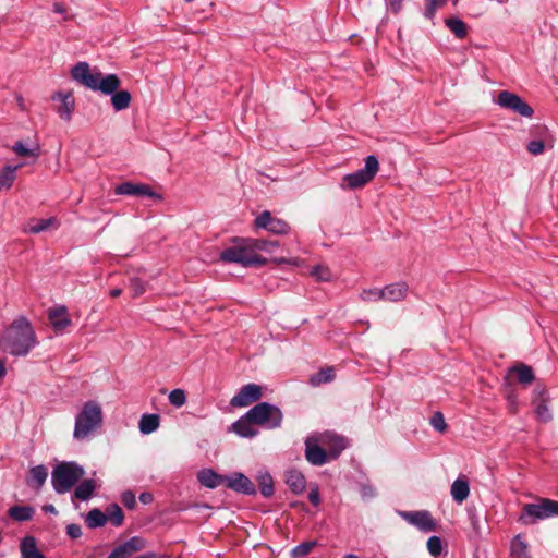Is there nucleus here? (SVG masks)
Returning <instances> with one entry per match:
<instances>
[{
  "mask_svg": "<svg viewBox=\"0 0 558 558\" xmlns=\"http://www.w3.org/2000/svg\"><path fill=\"white\" fill-rule=\"evenodd\" d=\"M43 510L45 512H49V513H52V514H57L58 513V511H57V509H56V507L53 505H45L43 507Z\"/></svg>",
  "mask_w": 558,
  "mask_h": 558,
  "instance_id": "nucleus-57",
  "label": "nucleus"
},
{
  "mask_svg": "<svg viewBox=\"0 0 558 558\" xmlns=\"http://www.w3.org/2000/svg\"><path fill=\"white\" fill-rule=\"evenodd\" d=\"M130 289L132 291L133 298H138L140 295L144 294L146 291L145 283L138 278H132L130 280Z\"/></svg>",
  "mask_w": 558,
  "mask_h": 558,
  "instance_id": "nucleus-48",
  "label": "nucleus"
},
{
  "mask_svg": "<svg viewBox=\"0 0 558 558\" xmlns=\"http://www.w3.org/2000/svg\"><path fill=\"white\" fill-rule=\"evenodd\" d=\"M316 543L315 542H305V543H302L298 546H295L292 550H291V557L292 558H300V557H303V556H306L307 554H310L313 548L315 547Z\"/></svg>",
  "mask_w": 558,
  "mask_h": 558,
  "instance_id": "nucleus-44",
  "label": "nucleus"
},
{
  "mask_svg": "<svg viewBox=\"0 0 558 558\" xmlns=\"http://www.w3.org/2000/svg\"><path fill=\"white\" fill-rule=\"evenodd\" d=\"M248 416L255 425L269 429L280 427L283 418L281 410L268 402H260L248 410Z\"/></svg>",
  "mask_w": 558,
  "mask_h": 558,
  "instance_id": "nucleus-7",
  "label": "nucleus"
},
{
  "mask_svg": "<svg viewBox=\"0 0 558 558\" xmlns=\"http://www.w3.org/2000/svg\"><path fill=\"white\" fill-rule=\"evenodd\" d=\"M140 500L145 505L150 504L153 501V495L150 493H142Z\"/></svg>",
  "mask_w": 558,
  "mask_h": 558,
  "instance_id": "nucleus-56",
  "label": "nucleus"
},
{
  "mask_svg": "<svg viewBox=\"0 0 558 558\" xmlns=\"http://www.w3.org/2000/svg\"><path fill=\"white\" fill-rule=\"evenodd\" d=\"M308 499L314 506H318L320 504V494L317 485L311 487Z\"/></svg>",
  "mask_w": 558,
  "mask_h": 558,
  "instance_id": "nucleus-52",
  "label": "nucleus"
},
{
  "mask_svg": "<svg viewBox=\"0 0 558 558\" xmlns=\"http://www.w3.org/2000/svg\"><path fill=\"white\" fill-rule=\"evenodd\" d=\"M430 424L436 430L440 433H444L447 428L445 417L440 412L434 414V416L430 420Z\"/></svg>",
  "mask_w": 558,
  "mask_h": 558,
  "instance_id": "nucleus-50",
  "label": "nucleus"
},
{
  "mask_svg": "<svg viewBox=\"0 0 558 558\" xmlns=\"http://www.w3.org/2000/svg\"><path fill=\"white\" fill-rule=\"evenodd\" d=\"M85 521L89 527L95 529L102 526L107 522V515L99 509H93L87 513Z\"/></svg>",
  "mask_w": 558,
  "mask_h": 558,
  "instance_id": "nucleus-37",
  "label": "nucleus"
},
{
  "mask_svg": "<svg viewBox=\"0 0 558 558\" xmlns=\"http://www.w3.org/2000/svg\"><path fill=\"white\" fill-rule=\"evenodd\" d=\"M17 102L20 107L23 109V98L21 96L17 97Z\"/></svg>",
  "mask_w": 558,
  "mask_h": 558,
  "instance_id": "nucleus-61",
  "label": "nucleus"
},
{
  "mask_svg": "<svg viewBox=\"0 0 558 558\" xmlns=\"http://www.w3.org/2000/svg\"><path fill=\"white\" fill-rule=\"evenodd\" d=\"M450 494L454 501L462 504L470 495V486L466 476H459L450 487Z\"/></svg>",
  "mask_w": 558,
  "mask_h": 558,
  "instance_id": "nucleus-22",
  "label": "nucleus"
},
{
  "mask_svg": "<svg viewBox=\"0 0 558 558\" xmlns=\"http://www.w3.org/2000/svg\"><path fill=\"white\" fill-rule=\"evenodd\" d=\"M54 11L58 12V13H61L62 12L61 5L60 4H56L54 5Z\"/></svg>",
  "mask_w": 558,
  "mask_h": 558,
  "instance_id": "nucleus-60",
  "label": "nucleus"
},
{
  "mask_svg": "<svg viewBox=\"0 0 558 558\" xmlns=\"http://www.w3.org/2000/svg\"><path fill=\"white\" fill-rule=\"evenodd\" d=\"M225 485L238 493L253 495L256 493L255 486L252 481L243 473H233L225 476Z\"/></svg>",
  "mask_w": 558,
  "mask_h": 558,
  "instance_id": "nucleus-15",
  "label": "nucleus"
},
{
  "mask_svg": "<svg viewBox=\"0 0 558 558\" xmlns=\"http://www.w3.org/2000/svg\"><path fill=\"white\" fill-rule=\"evenodd\" d=\"M257 483L263 496L270 497L274 494V481L267 471H260L257 474Z\"/></svg>",
  "mask_w": 558,
  "mask_h": 558,
  "instance_id": "nucleus-32",
  "label": "nucleus"
},
{
  "mask_svg": "<svg viewBox=\"0 0 558 558\" xmlns=\"http://www.w3.org/2000/svg\"><path fill=\"white\" fill-rule=\"evenodd\" d=\"M57 227H58V222H57V219L53 217H50L47 219H35L28 223V232L36 234V233L46 231L50 228H57Z\"/></svg>",
  "mask_w": 558,
  "mask_h": 558,
  "instance_id": "nucleus-31",
  "label": "nucleus"
},
{
  "mask_svg": "<svg viewBox=\"0 0 558 558\" xmlns=\"http://www.w3.org/2000/svg\"><path fill=\"white\" fill-rule=\"evenodd\" d=\"M96 486L97 485L94 480H85L76 487L74 497L80 500H87L93 496Z\"/></svg>",
  "mask_w": 558,
  "mask_h": 558,
  "instance_id": "nucleus-34",
  "label": "nucleus"
},
{
  "mask_svg": "<svg viewBox=\"0 0 558 558\" xmlns=\"http://www.w3.org/2000/svg\"><path fill=\"white\" fill-rule=\"evenodd\" d=\"M305 457L314 465H322L327 462L329 456L325 449L311 435L305 441Z\"/></svg>",
  "mask_w": 558,
  "mask_h": 558,
  "instance_id": "nucleus-16",
  "label": "nucleus"
},
{
  "mask_svg": "<svg viewBox=\"0 0 558 558\" xmlns=\"http://www.w3.org/2000/svg\"><path fill=\"white\" fill-rule=\"evenodd\" d=\"M48 318L52 327L58 330H64L72 324L70 315L65 306H56L49 310Z\"/></svg>",
  "mask_w": 558,
  "mask_h": 558,
  "instance_id": "nucleus-19",
  "label": "nucleus"
},
{
  "mask_svg": "<svg viewBox=\"0 0 558 558\" xmlns=\"http://www.w3.org/2000/svg\"><path fill=\"white\" fill-rule=\"evenodd\" d=\"M48 477V470L45 465H36L29 470V476L26 480V483L29 487L35 489H40L45 484Z\"/></svg>",
  "mask_w": 558,
  "mask_h": 558,
  "instance_id": "nucleus-24",
  "label": "nucleus"
},
{
  "mask_svg": "<svg viewBox=\"0 0 558 558\" xmlns=\"http://www.w3.org/2000/svg\"><path fill=\"white\" fill-rule=\"evenodd\" d=\"M343 558H359V557L356 555L349 554V555H345Z\"/></svg>",
  "mask_w": 558,
  "mask_h": 558,
  "instance_id": "nucleus-62",
  "label": "nucleus"
},
{
  "mask_svg": "<svg viewBox=\"0 0 558 558\" xmlns=\"http://www.w3.org/2000/svg\"><path fill=\"white\" fill-rule=\"evenodd\" d=\"M311 275L313 277H315L316 280H318V281L328 282V281H331V279H332V274H331L330 269L325 265H317L312 270Z\"/></svg>",
  "mask_w": 558,
  "mask_h": 558,
  "instance_id": "nucleus-42",
  "label": "nucleus"
},
{
  "mask_svg": "<svg viewBox=\"0 0 558 558\" xmlns=\"http://www.w3.org/2000/svg\"><path fill=\"white\" fill-rule=\"evenodd\" d=\"M197 480L207 488H217L225 485V476L216 473L211 469H203L197 473Z\"/></svg>",
  "mask_w": 558,
  "mask_h": 558,
  "instance_id": "nucleus-23",
  "label": "nucleus"
},
{
  "mask_svg": "<svg viewBox=\"0 0 558 558\" xmlns=\"http://www.w3.org/2000/svg\"><path fill=\"white\" fill-rule=\"evenodd\" d=\"M558 515V501L550 499H539L537 504H525L518 521L522 525H532L539 520H545Z\"/></svg>",
  "mask_w": 558,
  "mask_h": 558,
  "instance_id": "nucleus-6",
  "label": "nucleus"
},
{
  "mask_svg": "<svg viewBox=\"0 0 558 558\" xmlns=\"http://www.w3.org/2000/svg\"><path fill=\"white\" fill-rule=\"evenodd\" d=\"M145 546V541L135 536L116 547L107 558H128L132 554L144 549Z\"/></svg>",
  "mask_w": 558,
  "mask_h": 558,
  "instance_id": "nucleus-18",
  "label": "nucleus"
},
{
  "mask_svg": "<svg viewBox=\"0 0 558 558\" xmlns=\"http://www.w3.org/2000/svg\"><path fill=\"white\" fill-rule=\"evenodd\" d=\"M427 549L428 553L434 556L438 557L442 551V541L438 536H432L427 541Z\"/></svg>",
  "mask_w": 558,
  "mask_h": 558,
  "instance_id": "nucleus-45",
  "label": "nucleus"
},
{
  "mask_svg": "<svg viewBox=\"0 0 558 558\" xmlns=\"http://www.w3.org/2000/svg\"><path fill=\"white\" fill-rule=\"evenodd\" d=\"M536 415L537 417L543 421L547 422L550 418V411L546 404L545 398H541L539 401H536Z\"/></svg>",
  "mask_w": 558,
  "mask_h": 558,
  "instance_id": "nucleus-46",
  "label": "nucleus"
},
{
  "mask_svg": "<svg viewBox=\"0 0 558 558\" xmlns=\"http://www.w3.org/2000/svg\"><path fill=\"white\" fill-rule=\"evenodd\" d=\"M220 258L225 263H236L244 267L267 264L265 257L254 252L251 239H233L232 245L221 252Z\"/></svg>",
  "mask_w": 558,
  "mask_h": 558,
  "instance_id": "nucleus-4",
  "label": "nucleus"
},
{
  "mask_svg": "<svg viewBox=\"0 0 558 558\" xmlns=\"http://www.w3.org/2000/svg\"><path fill=\"white\" fill-rule=\"evenodd\" d=\"M445 24L460 39L464 38L468 34L466 24L459 17H449L445 21Z\"/></svg>",
  "mask_w": 558,
  "mask_h": 558,
  "instance_id": "nucleus-35",
  "label": "nucleus"
},
{
  "mask_svg": "<svg viewBox=\"0 0 558 558\" xmlns=\"http://www.w3.org/2000/svg\"><path fill=\"white\" fill-rule=\"evenodd\" d=\"M367 494H369V496H373V493L371 490L364 489L363 490V495L366 496Z\"/></svg>",
  "mask_w": 558,
  "mask_h": 558,
  "instance_id": "nucleus-64",
  "label": "nucleus"
},
{
  "mask_svg": "<svg viewBox=\"0 0 558 558\" xmlns=\"http://www.w3.org/2000/svg\"><path fill=\"white\" fill-rule=\"evenodd\" d=\"M360 298L364 302L384 301L383 288H369L362 290Z\"/></svg>",
  "mask_w": 558,
  "mask_h": 558,
  "instance_id": "nucleus-41",
  "label": "nucleus"
},
{
  "mask_svg": "<svg viewBox=\"0 0 558 558\" xmlns=\"http://www.w3.org/2000/svg\"><path fill=\"white\" fill-rule=\"evenodd\" d=\"M22 558H46L36 546V541L32 536H26L21 543Z\"/></svg>",
  "mask_w": 558,
  "mask_h": 558,
  "instance_id": "nucleus-27",
  "label": "nucleus"
},
{
  "mask_svg": "<svg viewBox=\"0 0 558 558\" xmlns=\"http://www.w3.org/2000/svg\"><path fill=\"white\" fill-rule=\"evenodd\" d=\"M12 150L19 156L29 157L33 158L34 160H36L40 155L39 145L35 144L32 147H27L21 141L14 143V145L12 146Z\"/></svg>",
  "mask_w": 558,
  "mask_h": 558,
  "instance_id": "nucleus-33",
  "label": "nucleus"
},
{
  "mask_svg": "<svg viewBox=\"0 0 558 558\" xmlns=\"http://www.w3.org/2000/svg\"><path fill=\"white\" fill-rule=\"evenodd\" d=\"M544 148L545 144L543 140H533L526 145L527 151L534 156L543 154Z\"/></svg>",
  "mask_w": 558,
  "mask_h": 558,
  "instance_id": "nucleus-49",
  "label": "nucleus"
},
{
  "mask_svg": "<svg viewBox=\"0 0 558 558\" xmlns=\"http://www.w3.org/2000/svg\"><path fill=\"white\" fill-rule=\"evenodd\" d=\"M312 436L325 449L329 459H336L347 446L345 440L342 437L331 432L316 433Z\"/></svg>",
  "mask_w": 558,
  "mask_h": 558,
  "instance_id": "nucleus-11",
  "label": "nucleus"
},
{
  "mask_svg": "<svg viewBox=\"0 0 558 558\" xmlns=\"http://www.w3.org/2000/svg\"><path fill=\"white\" fill-rule=\"evenodd\" d=\"M367 494H369V496H373V493L371 490L364 489L363 490V495L366 496Z\"/></svg>",
  "mask_w": 558,
  "mask_h": 558,
  "instance_id": "nucleus-63",
  "label": "nucleus"
},
{
  "mask_svg": "<svg viewBox=\"0 0 558 558\" xmlns=\"http://www.w3.org/2000/svg\"><path fill=\"white\" fill-rule=\"evenodd\" d=\"M116 194L119 195H140V196H148L155 198L157 201L161 199V195L155 193L153 189L147 184H134L131 182H125L117 186Z\"/></svg>",
  "mask_w": 558,
  "mask_h": 558,
  "instance_id": "nucleus-17",
  "label": "nucleus"
},
{
  "mask_svg": "<svg viewBox=\"0 0 558 558\" xmlns=\"http://www.w3.org/2000/svg\"><path fill=\"white\" fill-rule=\"evenodd\" d=\"M336 372L333 367H325L317 373L311 375L308 381L313 387H318L323 384L330 383L335 379Z\"/></svg>",
  "mask_w": 558,
  "mask_h": 558,
  "instance_id": "nucleus-28",
  "label": "nucleus"
},
{
  "mask_svg": "<svg viewBox=\"0 0 558 558\" xmlns=\"http://www.w3.org/2000/svg\"><path fill=\"white\" fill-rule=\"evenodd\" d=\"M107 521H110L114 526H120L123 523L124 515L122 509L113 504L106 509Z\"/></svg>",
  "mask_w": 558,
  "mask_h": 558,
  "instance_id": "nucleus-38",
  "label": "nucleus"
},
{
  "mask_svg": "<svg viewBox=\"0 0 558 558\" xmlns=\"http://www.w3.org/2000/svg\"><path fill=\"white\" fill-rule=\"evenodd\" d=\"M104 413L99 402L90 400L85 402L75 416L73 437L76 440H86L102 425Z\"/></svg>",
  "mask_w": 558,
  "mask_h": 558,
  "instance_id": "nucleus-3",
  "label": "nucleus"
},
{
  "mask_svg": "<svg viewBox=\"0 0 558 558\" xmlns=\"http://www.w3.org/2000/svg\"><path fill=\"white\" fill-rule=\"evenodd\" d=\"M38 341L31 322L20 316L0 336V350L12 356H26Z\"/></svg>",
  "mask_w": 558,
  "mask_h": 558,
  "instance_id": "nucleus-2",
  "label": "nucleus"
},
{
  "mask_svg": "<svg viewBox=\"0 0 558 558\" xmlns=\"http://www.w3.org/2000/svg\"><path fill=\"white\" fill-rule=\"evenodd\" d=\"M379 163L375 156H367L365 167L356 172L343 177L342 189H359L371 182L378 172Z\"/></svg>",
  "mask_w": 558,
  "mask_h": 558,
  "instance_id": "nucleus-8",
  "label": "nucleus"
},
{
  "mask_svg": "<svg viewBox=\"0 0 558 558\" xmlns=\"http://www.w3.org/2000/svg\"><path fill=\"white\" fill-rule=\"evenodd\" d=\"M84 469L75 462H61L52 471L51 483L58 494H65L84 476Z\"/></svg>",
  "mask_w": 558,
  "mask_h": 558,
  "instance_id": "nucleus-5",
  "label": "nucleus"
},
{
  "mask_svg": "<svg viewBox=\"0 0 558 558\" xmlns=\"http://www.w3.org/2000/svg\"><path fill=\"white\" fill-rule=\"evenodd\" d=\"M399 515L409 524L423 532H432L437 529V523L432 514L426 510L421 511H400Z\"/></svg>",
  "mask_w": 558,
  "mask_h": 558,
  "instance_id": "nucleus-12",
  "label": "nucleus"
},
{
  "mask_svg": "<svg viewBox=\"0 0 558 558\" xmlns=\"http://www.w3.org/2000/svg\"><path fill=\"white\" fill-rule=\"evenodd\" d=\"M403 0H389L387 3V8L395 14H398L402 9Z\"/></svg>",
  "mask_w": 558,
  "mask_h": 558,
  "instance_id": "nucleus-55",
  "label": "nucleus"
},
{
  "mask_svg": "<svg viewBox=\"0 0 558 558\" xmlns=\"http://www.w3.org/2000/svg\"><path fill=\"white\" fill-rule=\"evenodd\" d=\"M122 502L125 505V507H128L129 509H133L136 505V499H135V495L128 490V492H124L122 494Z\"/></svg>",
  "mask_w": 558,
  "mask_h": 558,
  "instance_id": "nucleus-51",
  "label": "nucleus"
},
{
  "mask_svg": "<svg viewBox=\"0 0 558 558\" xmlns=\"http://www.w3.org/2000/svg\"><path fill=\"white\" fill-rule=\"evenodd\" d=\"M274 263L276 264H288V265H292V266H301L302 265V260L296 258V257H292V258H274L272 259Z\"/></svg>",
  "mask_w": 558,
  "mask_h": 558,
  "instance_id": "nucleus-54",
  "label": "nucleus"
},
{
  "mask_svg": "<svg viewBox=\"0 0 558 558\" xmlns=\"http://www.w3.org/2000/svg\"><path fill=\"white\" fill-rule=\"evenodd\" d=\"M66 534L71 538H78L82 535L81 526L77 524H70L66 526Z\"/></svg>",
  "mask_w": 558,
  "mask_h": 558,
  "instance_id": "nucleus-53",
  "label": "nucleus"
},
{
  "mask_svg": "<svg viewBox=\"0 0 558 558\" xmlns=\"http://www.w3.org/2000/svg\"><path fill=\"white\" fill-rule=\"evenodd\" d=\"M495 101L501 108L511 110L522 117L531 118L534 112L533 108L520 96L508 90L499 92Z\"/></svg>",
  "mask_w": 558,
  "mask_h": 558,
  "instance_id": "nucleus-9",
  "label": "nucleus"
},
{
  "mask_svg": "<svg viewBox=\"0 0 558 558\" xmlns=\"http://www.w3.org/2000/svg\"><path fill=\"white\" fill-rule=\"evenodd\" d=\"M9 515L16 521H27L32 519L34 509L28 506H14L8 511Z\"/></svg>",
  "mask_w": 558,
  "mask_h": 558,
  "instance_id": "nucleus-36",
  "label": "nucleus"
},
{
  "mask_svg": "<svg viewBox=\"0 0 558 558\" xmlns=\"http://www.w3.org/2000/svg\"><path fill=\"white\" fill-rule=\"evenodd\" d=\"M254 252L258 254V252L264 251L268 253H274L279 243L277 241H266L262 239H251Z\"/></svg>",
  "mask_w": 558,
  "mask_h": 558,
  "instance_id": "nucleus-39",
  "label": "nucleus"
},
{
  "mask_svg": "<svg viewBox=\"0 0 558 558\" xmlns=\"http://www.w3.org/2000/svg\"><path fill=\"white\" fill-rule=\"evenodd\" d=\"M255 423L248 416V411L245 415L241 416L236 422L232 424V430L241 437L252 438L258 434V430L254 428Z\"/></svg>",
  "mask_w": 558,
  "mask_h": 558,
  "instance_id": "nucleus-21",
  "label": "nucleus"
},
{
  "mask_svg": "<svg viewBox=\"0 0 558 558\" xmlns=\"http://www.w3.org/2000/svg\"><path fill=\"white\" fill-rule=\"evenodd\" d=\"M409 287L405 282H395L383 288L384 301L400 302L408 295Z\"/></svg>",
  "mask_w": 558,
  "mask_h": 558,
  "instance_id": "nucleus-20",
  "label": "nucleus"
},
{
  "mask_svg": "<svg viewBox=\"0 0 558 558\" xmlns=\"http://www.w3.org/2000/svg\"><path fill=\"white\" fill-rule=\"evenodd\" d=\"M521 384L529 385L534 380L533 369L527 365H520L512 369Z\"/></svg>",
  "mask_w": 558,
  "mask_h": 558,
  "instance_id": "nucleus-40",
  "label": "nucleus"
},
{
  "mask_svg": "<svg viewBox=\"0 0 558 558\" xmlns=\"http://www.w3.org/2000/svg\"><path fill=\"white\" fill-rule=\"evenodd\" d=\"M168 398H169V402L175 408H181L186 402L185 391L183 389H179V388L170 391Z\"/></svg>",
  "mask_w": 558,
  "mask_h": 558,
  "instance_id": "nucleus-43",
  "label": "nucleus"
},
{
  "mask_svg": "<svg viewBox=\"0 0 558 558\" xmlns=\"http://www.w3.org/2000/svg\"><path fill=\"white\" fill-rule=\"evenodd\" d=\"M286 483L294 494H302L306 487L304 475L296 471L290 470L286 473Z\"/></svg>",
  "mask_w": 558,
  "mask_h": 558,
  "instance_id": "nucleus-25",
  "label": "nucleus"
},
{
  "mask_svg": "<svg viewBox=\"0 0 558 558\" xmlns=\"http://www.w3.org/2000/svg\"><path fill=\"white\" fill-rule=\"evenodd\" d=\"M510 555L512 558H531L530 546L522 535H517L510 544Z\"/></svg>",
  "mask_w": 558,
  "mask_h": 558,
  "instance_id": "nucleus-26",
  "label": "nucleus"
},
{
  "mask_svg": "<svg viewBox=\"0 0 558 558\" xmlns=\"http://www.w3.org/2000/svg\"><path fill=\"white\" fill-rule=\"evenodd\" d=\"M160 424L159 415L157 414H144L138 423V428L142 434H150L155 432Z\"/></svg>",
  "mask_w": 558,
  "mask_h": 558,
  "instance_id": "nucleus-29",
  "label": "nucleus"
},
{
  "mask_svg": "<svg viewBox=\"0 0 558 558\" xmlns=\"http://www.w3.org/2000/svg\"><path fill=\"white\" fill-rule=\"evenodd\" d=\"M7 374V368L4 362L0 360V379H2Z\"/></svg>",
  "mask_w": 558,
  "mask_h": 558,
  "instance_id": "nucleus-59",
  "label": "nucleus"
},
{
  "mask_svg": "<svg viewBox=\"0 0 558 558\" xmlns=\"http://www.w3.org/2000/svg\"><path fill=\"white\" fill-rule=\"evenodd\" d=\"M71 76L80 85L90 90L110 95V102L116 111L129 108L131 94L125 89H119L121 80L117 74H105L96 68H90L87 62H78L72 68Z\"/></svg>",
  "mask_w": 558,
  "mask_h": 558,
  "instance_id": "nucleus-1",
  "label": "nucleus"
},
{
  "mask_svg": "<svg viewBox=\"0 0 558 558\" xmlns=\"http://www.w3.org/2000/svg\"><path fill=\"white\" fill-rule=\"evenodd\" d=\"M23 165L17 166H5L0 170V191L2 190H9L14 180H15V172L17 169H20Z\"/></svg>",
  "mask_w": 558,
  "mask_h": 558,
  "instance_id": "nucleus-30",
  "label": "nucleus"
},
{
  "mask_svg": "<svg viewBox=\"0 0 558 558\" xmlns=\"http://www.w3.org/2000/svg\"><path fill=\"white\" fill-rule=\"evenodd\" d=\"M263 396L262 387L256 384L243 386L239 392L232 397L230 404L236 408H245L260 399Z\"/></svg>",
  "mask_w": 558,
  "mask_h": 558,
  "instance_id": "nucleus-14",
  "label": "nucleus"
},
{
  "mask_svg": "<svg viewBox=\"0 0 558 558\" xmlns=\"http://www.w3.org/2000/svg\"><path fill=\"white\" fill-rule=\"evenodd\" d=\"M121 293H122V289H120V288L112 289L109 292L110 296H112V298H118L121 295Z\"/></svg>",
  "mask_w": 558,
  "mask_h": 558,
  "instance_id": "nucleus-58",
  "label": "nucleus"
},
{
  "mask_svg": "<svg viewBox=\"0 0 558 558\" xmlns=\"http://www.w3.org/2000/svg\"><path fill=\"white\" fill-rule=\"evenodd\" d=\"M254 225L258 229H265L274 234H288L290 232L289 223L280 218L274 217L270 211L265 210L258 215Z\"/></svg>",
  "mask_w": 558,
  "mask_h": 558,
  "instance_id": "nucleus-10",
  "label": "nucleus"
},
{
  "mask_svg": "<svg viewBox=\"0 0 558 558\" xmlns=\"http://www.w3.org/2000/svg\"><path fill=\"white\" fill-rule=\"evenodd\" d=\"M51 99L58 102L56 108L59 117L69 122L72 119L74 109H75V99L73 96V92L71 90H57L51 95Z\"/></svg>",
  "mask_w": 558,
  "mask_h": 558,
  "instance_id": "nucleus-13",
  "label": "nucleus"
},
{
  "mask_svg": "<svg viewBox=\"0 0 558 558\" xmlns=\"http://www.w3.org/2000/svg\"><path fill=\"white\" fill-rule=\"evenodd\" d=\"M446 2H447V0H426V8H425L424 15L427 19H433L436 11L439 8L444 7Z\"/></svg>",
  "mask_w": 558,
  "mask_h": 558,
  "instance_id": "nucleus-47",
  "label": "nucleus"
}]
</instances>
